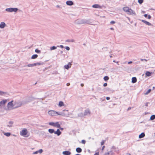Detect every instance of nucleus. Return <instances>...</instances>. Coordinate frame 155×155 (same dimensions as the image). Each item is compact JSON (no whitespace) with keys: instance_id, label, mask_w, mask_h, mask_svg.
Returning <instances> with one entry per match:
<instances>
[{"instance_id":"obj_1","label":"nucleus","mask_w":155,"mask_h":155,"mask_svg":"<svg viewBox=\"0 0 155 155\" xmlns=\"http://www.w3.org/2000/svg\"><path fill=\"white\" fill-rule=\"evenodd\" d=\"M14 108H16L21 107L23 104L22 102L20 100L15 101L14 102Z\"/></svg>"},{"instance_id":"obj_2","label":"nucleus","mask_w":155,"mask_h":155,"mask_svg":"<svg viewBox=\"0 0 155 155\" xmlns=\"http://www.w3.org/2000/svg\"><path fill=\"white\" fill-rule=\"evenodd\" d=\"M14 101H12L8 102L7 105V107L8 109L10 110L12 109H14Z\"/></svg>"},{"instance_id":"obj_3","label":"nucleus","mask_w":155,"mask_h":155,"mask_svg":"<svg viewBox=\"0 0 155 155\" xmlns=\"http://www.w3.org/2000/svg\"><path fill=\"white\" fill-rule=\"evenodd\" d=\"M18 10V9L17 8H7L5 9V10L8 12H16Z\"/></svg>"},{"instance_id":"obj_4","label":"nucleus","mask_w":155,"mask_h":155,"mask_svg":"<svg viewBox=\"0 0 155 155\" xmlns=\"http://www.w3.org/2000/svg\"><path fill=\"white\" fill-rule=\"evenodd\" d=\"M49 124L51 126H52L54 127H56L57 128L60 127V125L59 124L58 122H56L54 123L53 122H50L49 123Z\"/></svg>"},{"instance_id":"obj_5","label":"nucleus","mask_w":155,"mask_h":155,"mask_svg":"<svg viewBox=\"0 0 155 155\" xmlns=\"http://www.w3.org/2000/svg\"><path fill=\"white\" fill-rule=\"evenodd\" d=\"M75 23L77 24L81 25L84 24V19H78L75 21Z\"/></svg>"},{"instance_id":"obj_6","label":"nucleus","mask_w":155,"mask_h":155,"mask_svg":"<svg viewBox=\"0 0 155 155\" xmlns=\"http://www.w3.org/2000/svg\"><path fill=\"white\" fill-rule=\"evenodd\" d=\"M43 64V63L41 62H37L34 64H28L27 66L28 67H32L37 65H41Z\"/></svg>"},{"instance_id":"obj_7","label":"nucleus","mask_w":155,"mask_h":155,"mask_svg":"<svg viewBox=\"0 0 155 155\" xmlns=\"http://www.w3.org/2000/svg\"><path fill=\"white\" fill-rule=\"evenodd\" d=\"M127 13L130 15H136V14L135 12L131 9V8H129L128 11L126 12Z\"/></svg>"},{"instance_id":"obj_8","label":"nucleus","mask_w":155,"mask_h":155,"mask_svg":"<svg viewBox=\"0 0 155 155\" xmlns=\"http://www.w3.org/2000/svg\"><path fill=\"white\" fill-rule=\"evenodd\" d=\"M63 116L68 117L69 115V112L68 110H64L62 111Z\"/></svg>"},{"instance_id":"obj_9","label":"nucleus","mask_w":155,"mask_h":155,"mask_svg":"<svg viewBox=\"0 0 155 155\" xmlns=\"http://www.w3.org/2000/svg\"><path fill=\"white\" fill-rule=\"evenodd\" d=\"M28 131L25 128L21 132L20 134L22 136H24L26 135Z\"/></svg>"},{"instance_id":"obj_10","label":"nucleus","mask_w":155,"mask_h":155,"mask_svg":"<svg viewBox=\"0 0 155 155\" xmlns=\"http://www.w3.org/2000/svg\"><path fill=\"white\" fill-rule=\"evenodd\" d=\"M56 113H57V112L53 110L49 111L48 112V114L52 116H56Z\"/></svg>"},{"instance_id":"obj_11","label":"nucleus","mask_w":155,"mask_h":155,"mask_svg":"<svg viewBox=\"0 0 155 155\" xmlns=\"http://www.w3.org/2000/svg\"><path fill=\"white\" fill-rule=\"evenodd\" d=\"M111 151H112L114 153V152H116L117 153H118L119 150L118 149L115 147L113 146L110 149Z\"/></svg>"},{"instance_id":"obj_12","label":"nucleus","mask_w":155,"mask_h":155,"mask_svg":"<svg viewBox=\"0 0 155 155\" xmlns=\"http://www.w3.org/2000/svg\"><path fill=\"white\" fill-rule=\"evenodd\" d=\"M91 19H84V24H86L88 25H92L91 23Z\"/></svg>"},{"instance_id":"obj_13","label":"nucleus","mask_w":155,"mask_h":155,"mask_svg":"<svg viewBox=\"0 0 155 155\" xmlns=\"http://www.w3.org/2000/svg\"><path fill=\"white\" fill-rule=\"evenodd\" d=\"M90 113H91L89 109H86L85 110L84 113V116H85L88 115H90Z\"/></svg>"},{"instance_id":"obj_14","label":"nucleus","mask_w":155,"mask_h":155,"mask_svg":"<svg viewBox=\"0 0 155 155\" xmlns=\"http://www.w3.org/2000/svg\"><path fill=\"white\" fill-rule=\"evenodd\" d=\"M71 64L70 62H69L68 64L64 65V68L68 70L69 68H71Z\"/></svg>"},{"instance_id":"obj_15","label":"nucleus","mask_w":155,"mask_h":155,"mask_svg":"<svg viewBox=\"0 0 155 155\" xmlns=\"http://www.w3.org/2000/svg\"><path fill=\"white\" fill-rule=\"evenodd\" d=\"M104 155H115L114 153L111 151V150L105 153Z\"/></svg>"},{"instance_id":"obj_16","label":"nucleus","mask_w":155,"mask_h":155,"mask_svg":"<svg viewBox=\"0 0 155 155\" xmlns=\"http://www.w3.org/2000/svg\"><path fill=\"white\" fill-rule=\"evenodd\" d=\"M43 150L42 149H41L39 150H37L35 152H34L33 153V154H37L38 153H39L41 154L42 153V152H43Z\"/></svg>"},{"instance_id":"obj_17","label":"nucleus","mask_w":155,"mask_h":155,"mask_svg":"<svg viewBox=\"0 0 155 155\" xmlns=\"http://www.w3.org/2000/svg\"><path fill=\"white\" fill-rule=\"evenodd\" d=\"M6 26V25L4 22H1L0 24V28H3Z\"/></svg>"},{"instance_id":"obj_18","label":"nucleus","mask_w":155,"mask_h":155,"mask_svg":"<svg viewBox=\"0 0 155 155\" xmlns=\"http://www.w3.org/2000/svg\"><path fill=\"white\" fill-rule=\"evenodd\" d=\"M66 4L67 5L71 6L73 5V2L71 1H68L66 2Z\"/></svg>"},{"instance_id":"obj_19","label":"nucleus","mask_w":155,"mask_h":155,"mask_svg":"<svg viewBox=\"0 0 155 155\" xmlns=\"http://www.w3.org/2000/svg\"><path fill=\"white\" fill-rule=\"evenodd\" d=\"M92 7L93 8H101V6H100L98 4H94L92 6Z\"/></svg>"},{"instance_id":"obj_20","label":"nucleus","mask_w":155,"mask_h":155,"mask_svg":"<svg viewBox=\"0 0 155 155\" xmlns=\"http://www.w3.org/2000/svg\"><path fill=\"white\" fill-rule=\"evenodd\" d=\"M141 21L142 22H143L145 24H146L147 25H148L149 26H150V25H152L149 22H148L145 20H141Z\"/></svg>"},{"instance_id":"obj_21","label":"nucleus","mask_w":155,"mask_h":155,"mask_svg":"<svg viewBox=\"0 0 155 155\" xmlns=\"http://www.w3.org/2000/svg\"><path fill=\"white\" fill-rule=\"evenodd\" d=\"M7 102V100L6 99L3 100L2 101H1L0 102V104L1 105L3 106Z\"/></svg>"},{"instance_id":"obj_22","label":"nucleus","mask_w":155,"mask_h":155,"mask_svg":"<svg viewBox=\"0 0 155 155\" xmlns=\"http://www.w3.org/2000/svg\"><path fill=\"white\" fill-rule=\"evenodd\" d=\"M63 154L64 155H70L71 154V153L68 151H63Z\"/></svg>"},{"instance_id":"obj_23","label":"nucleus","mask_w":155,"mask_h":155,"mask_svg":"<svg viewBox=\"0 0 155 155\" xmlns=\"http://www.w3.org/2000/svg\"><path fill=\"white\" fill-rule=\"evenodd\" d=\"M61 134V132L59 129H58L56 131H55L54 134H57L58 136H59Z\"/></svg>"},{"instance_id":"obj_24","label":"nucleus","mask_w":155,"mask_h":155,"mask_svg":"<svg viewBox=\"0 0 155 155\" xmlns=\"http://www.w3.org/2000/svg\"><path fill=\"white\" fill-rule=\"evenodd\" d=\"M13 121H10L8 122V124L7 126L8 127H11L12 126V125L13 124Z\"/></svg>"},{"instance_id":"obj_25","label":"nucleus","mask_w":155,"mask_h":155,"mask_svg":"<svg viewBox=\"0 0 155 155\" xmlns=\"http://www.w3.org/2000/svg\"><path fill=\"white\" fill-rule=\"evenodd\" d=\"M152 73L149 71H147L145 73V75L149 77L150 76L151 74Z\"/></svg>"},{"instance_id":"obj_26","label":"nucleus","mask_w":155,"mask_h":155,"mask_svg":"<svg viewBox=\"0 0 155 155\" xmlns=\"http://www.w3.org/2000/svg\"><path fill=\"white\" fill-rule=\"evenodd\" d=\"M145 136V134L144 133H141L139 136V138H141Z\"/></svg>"},{"instance_id":"obj_27","label":"nucleus","mask_w":155,"mask_h":155,"mask_svg":"<svg viewBox=\"0 0 155 155\" xmlns=\"http://www.w3.org/2000/svg\"><path fill=\"white\" fill-rule=\"evenodd\" d=\"M129 8L128 7H125L123 8V10L124 11L126 12Z\"/></svg>"},{"instance_id":"obj_28","label":"nucleus","mask_w":155,"mask_h":155,"mask_svg":"<svg viewBox=\"0 0 155 155\" xmlns=\"http://www.w3.org/2000/svg\"><path fill=\"white\" fill-rule=\"evenodd\" d=\"M137 79L136 77H133L132 79V82L133 83H135L137 82Z\"/></svg>"},{"instance_id":"obj_29","label":"nucleus","mask_w":155,"mask_h":155,"mask_svg":"<svg viewBox=\"0 0 155 155\" xmlns=\"http://www.w3.org/2000/svg\"><path fill=\"white\" fill-rule=\"evenodd\" d=\"M64 103L62 101H59L58 104V106L60 107H61L63 106H64Z\"/></svg>"},{"instance_id":"obj_30","label":"nucleus","mask_w":155,"mask_h":155,"mask_svg":"<svg viewBox=\"0 0 155 155\" xmlns=\"http://www.w3.org/2000/svg\"><path fill=\"white\" fill-rule=\"evenodd\" d=\"M76 151L78 153H81L82 151V149L80 147H78L76 148Z\"/></svg>"},{"instance_id":"obj_31","label":"nucleus","mask_w":155,"mask_h":155,"mask_svg":"<svg viewBox=\"0 0 155 155\" xmlns=\"http://www.w3.org/2000/svg\"><path fill=\"white\" fill-rule=\"evenodd\" d=\"M48 132L51 134H52L53 133H54V130L53 129H49L48 130Z\"/></svg>"},{"instance_id":"obj_32","label":"nucleus","mask_w":155,"mask_h":155,"mask_svg":"<svg viewBox=\"0 0 155 155\" xmlns=\"http://www.w3.org/2000/svg\"><path fill=\"white\" fill-rule=\"evenodd\" d=\"M38 56V55L36 54H34L31 56V58L32 59H34L37 58Z\"/></svg>"},{"instance_id":"obj_33","label":"nucleus","mask_w":155,"mask_h":155,"mask_svg":"<svg viewBox=\"0 0 155 155\" xmlns=\"http://www.w3.org/2000/svg\"><path fill=\"white\" fill-rule=\"evenodd\" d=\"M8 93L0 91V95H3L7 94Z\"/></svg>"},{"instance_id":"obj_34","label":"nucleus","mask_w":155,"mask_h":155,"mask_svg":"<svg viewBox=\"0 0 155 155\" xmlns=\"http://www.w3.org/2000/svg\"><path fill=\"white\" fill-rule=\"evenodd\" d=\"M74 40L72 39H71V40L68 39L66 41V42H74Z\"/></svg>"},{"instance_id":"obj_35","label":"nucleus","mask_w":155,"mask_h":155,"mask_svg":"<svg viewBox=\"0 0 155 155\" xmlns=\"http://www.w3.org/2000/svg\"><path fill=\"white\" fill-rule=\"evenodd\" d=\"M4 135L7 137H9L11 135V134L10 133H5L4 134Z\"/></svg>"},{"instance_id":"obj_36","label":"nucleus","mask_w":155,"mask_h":155,"mask_svg":"<svg viewBox=\"0 0 155 155\" xmlns=\"http://www.w3.org/2000/svg\"><path fill=\"white\" fill-rule=\"evenodd\" d=\"M107 90L108 91H109L111 93H113L114 91L113 89H112L110 88H107Z\"/></svg>"},{"instance_id":"obj_37","label":"nucleus","mask_w":155,"mask_h":155,"mask_svg":"<svg viewBox=\"0 0 155 155\" xmlns=\"http://www.w3.org/2000/svg\"><path fill=\"white\" fill-rule=\"evenodd\" d=\"M57 48V47L53 46L52 47H51L50 48V49L51 50H54L56 49Z\"/></svg>"},{"instance_id":"obj_38","label":"nucleus","mask_w":155,"mask_h":155,"mask_svg":"<svg viewBox=\"0 0 155 155\" xmlns=\"http://www.w3.org/2000/svg\"><path fill=\"white\" fill-rule=\"evenodd\" d=\"M155 119V115H152L150 117V120H153Z\"/></svg>"},{"instance_id":"obj_39","label":"nucleus","mask_w":155,"mask_h":155,"mask_svg":"<svg viewBox=\"0 0 155 155\" xmlns=\"http://www.w3.org/2000/svg\"><path fill=\"white\" fill-rule=\"evenodd\" d=\"M109 78L107 76H105L104 78V81H107L109 80Z\"/></svg>"},{"instance_id":"obj_40","label":"nucleus","mask_w":155,"mask_h":155,"mask_svg":"<svg viewBox=\"0 0 155 155\" xmlns=\"http://www.w3.org/2000/svg\"><path fill=\"white\" fill-rule=\"evenodd\" d=\"M78 116L80 117H83L84 116V114L83 113H81L78 114Z\"/></svg>"},{"instance_id":"obj_41","label":"nucleus","mask_w":155,"mask_h":155,"mask_svg":"<svg viewBox=\"0 0 155 155\" xmlns=\"http://www.w3.org/2000/svg\"><path fill=\"white\" fill-rule=\"evenodd\" d=\"M56 114H57L58 115L63 116L62 113V112H57Z\"/></svg>"},{"instance_id":"obj_42","label":"nucleus","mask_w":155,"mask_h":155,"mask_svg":"<svg viewBox=\"0 0 155 155\" xmlns=\"http://www.w3.org/2000/svg\"><path fill=\"white\" fill-rule=\"evenodd\" d=\"M35 52L38 53H41V51L38 50V49H36L35 50Z\"/></svg>"},{"instance_id":"obj_43","label":"nucleus","mask_w":155,"mask_h":155,"mask_svg":"<svg viewBox=\"0 0 155 155\" xmlns=\"http://www.w3.org/2000/svg\"><path fill=\"white\" fill-rule=\"evenodd\" d=\"M151 89H149L147 92L145 93V94H149L151 91Z\"/></svg>"},{"instance_id":"obj_44","label":"nucleus","mask_w":155,"mask_h":155,"mask_svg":"<svg viewBox=\"0 0 155 155\" xmlns=\"http://www.w3.org/2000/svg\"><path fill=\"white\" fill-rule=\"evenodd\" d=\"M143 0H138V2L140 4H141L143 3Z\"/></svg>"},{"instance_id":"obj_45","label":"nucleus","mask_w":155,"mask_h":155,"mask_svg":"<svg viewBox=\"0 0 155 155\" xmlns=\"http://www.w3.org/2000/svg\"><path fill=\"white\" fill-rule=\"evenodd\" d=\"M65 49L68 51H69L70 50V48L68 46L66 47Z\"/></svg>"},{"instance_id":"obj_46","label":"nucleus","mask_w":155,"mask_h":155,"mask_svg":"<svg viewBox=\"0 0 155 155\" xmlns=\"http://www.w3.org/2000/svg\"><path fill=\"white\" fill-rule=\"evenodd\" d=\"M86 141L84 140H82L81 141V143L83 144H85V143Z\"/></svg>"},{"instance_id":"obj_47","label":"nucleus","mask_w":155,"mask_h":155,"mask_svg":"<svg viewBox=\"0 0 155 155\" xmlns=\"http://www.w3.org/2000/svg\"><path fill=\"white\" fill-rule=\"evenodd\" d=\"M104 140H103L101 143V145H103V144H104Z\"/></svg>"},{"instance_id":"obj_48","label":"nucleus","mask_w":155,"mask_h":155,"mask_svg":"<svg viewBox=\"0 0 155 155\" xmlns=\"http://www.w3.org/2000/svg\"><path fill=\"white\" fill-rule=\"evenodd\" d=\"M111 24H114L115 23V22L114 21H112L110 22Z\"/></svg>"},{"instance_id":"obj_49","label":"nucleus","mask_w":155,"mask_h":155,"mask_svg":"<svg viewBox=\"0 0 155 155\" xmlns=\"http://www.w3.org/2000/svg\"><path fill=\"white\" fill-rule=\"evenodd\" d=\"M141 61H147V59H140Z\"/></svg>"},{"instance_id":"obj_50","label":"nucleus","mask_w":155,"mask_h":155,"mask_svg":"<svg viewBox=\"0 0 155 155\" xmlns=\"http://www.w3.org/2000/svg\"><path fill=\"white\" fill-rule=\"evenodd\" d=\"M57 47H60L61 48H64V46L63 45H60V46H57Z\"/></svg>"},{"instance_id":"obj_51","label":"nucleus","mask_w":155,"mask_h":155,"mask_svg":"<svg viewBox=\"0 0 155 155\" xmlns=\"http://www.w3.org/2000/svg\"><path fill=\"white\" fill-rule=\"evenodd\" d=\"M148 19H150L151 18V16L150 15H149L148 16Z\"/></svg>"},{"instance_id":"obj_52","label":"nucleus","mask_w":155,"mask_h":155,"mask_svg":"<svg viewBox=\"0 0 155 155\" xmlns=\"http://www.w3.org/2000/svg\"><path fill=\"white\" fill-rule=\"evenodd\" d=\"M107 83H105L104 84L103 86L104 87H106L107 86Z\"/></svg>"},{"instance_id":"obj_53","label":"nucleus","mask_w":155,"mask_h":155,"mask_svg":"<svg viewBox=\"0 0 155 155\" xmlns=\"http://www.w3.org/2000/svg\"><path fill=\"white\" fill-rule=\"evenodd\" d=\"M110 99V97H107L106 99L107 100H109Z\"/></svg>"},{"instance_id":"obj_54","label":"nucleus","mask_w":155,"mask_h":155,"mask_svg":"<svg viewBox=\"0 0 155 155\" xmlns=\"http://www.w3.org/2000/svg\"><path fill=\"white\" fill-rule=\"evenodd\" d=\"M104 147H105V146H103V147L102 148V149H101L102 150H104Z\"/></svg>"},{"instance_id":"obj_55","label":"nucleus","mask_w":155,"mask_h":155,"mask_svg":"<svg viewBox=\"0 0 155 155\" xmlns=\"http://www.w3.org/2000/svg\"><path fill=\"white\" fill-rule=\"evenodd\" d=\"M148 16V15L147 14H145L144 15V16L146 18Z\"/></svg>"},{"instance_id":"obj_56","label":"nucleus","mask_w":155,"mask_h":155,"mask_svg":"<svg viewBox=\"0 0 155 155\" xmlns=\"http://www.w3.org/2000/svg\"><path fill=\"white\" fill-rule=\"evenodd\" d=\"M94 155H99V153H96Z\"/></svg>"},{"instance_id":"obj_57","label":"nucleus","mask_w":155,"mask_h":155,"mask_svg":"<svg viewBox=\"0 0 155 155\" xmlns=\"http://www.w3.org/2000/svg\"><path fill=\"white\" fill-rule=\"evenodd\" d=\"M132 63V61H129L128 62V64H131V63Z\"/></svg>"},{"instance_id":"obj_58","label":"nucleus","mask_w":155,"mask_h":155,"mask_svg":"<svg viewBox=\"0 0 155 155\" xmlns=\"http://www.w3.org/2000/svg\"><path fill=\"white\" fill-rule=\"evenodd\" d=\"M67 86H69L70 85V84L69 83H67L66 84Z\"/></svg>"},{"instance_id":"obj_59","label":"nucleus","mask_w":155,"mask_h":155,"mask_svg":"<svg viewBox=\"0 0 155 155\" xmlns=\"http://www.w3.org/2000/svg\"><path fill=\"white\" fill-rule=\"evenodd\" d=\"M59 128H60V129L61 130H63V128L61 127H59Z\"/></svg>"},{"instance_id":"obj_60","label":"nucleus","mask_w":155,"mask_h":155,"mask_svg":"<svg viewBox=\"0 0 155 155\" xmlns=\"http://www.w3.org/2000/svg\"><path fill=\"white\" fill-rule=\"evenodd\" d=\"M131 107H129L128 108V109H127V110H130V109H131Z\"/></svg>"},{"instance_id":"obj_61","label":"nucleus","mask_w":155,"mask_h":155,"mask_svg":"<svg viewBox=\"0 0 155 155\" xmlns=\"http://www.w3.org/2000/svg\"><path fill=\"white\" fill-rule=\"evenodd\" d=\"M84 85L83 84H81V86L82 87H83L84 86Z\"/></svg>"},{"instance_id":"obj_62","label":"nucleus","mask_w":155,"mask_h":155,"mask_svg":"<svg viewBox=\"0 0 155 155\" xmlns=\"http://www.w3.org/2000/svg\"><path fill=\"white\" fill-rule=\"evenodd\" d=\"M110 29L111 30H113L114 29V28H110Z\"/></svg>"},{"instance_id":"obj_63","label":"nucleus","mask_w":155,"mask_h":155,"mask_svg":"<svg viewBox=\"0 0 155 155\" xmlns=\"http://www.w3.org/2000/svg\"><path fill=\"white\" fill-rule=\"evenodd\" d=\"M56 7L57 8H60V6L58 5H57Z\"/></svg>"},{"instance_id":"obj_64","label":"nucleus","mask_w":155,"mask_h":155,"mask_svg":"<svg viewBox=\"0 0 155 155\" xmlns=\"http://www.w3.org/2000/svg\"><path fill=\"white\" fill-rule=\"evenodd\" d=\"M145 105H146V106H148V103H146V104Z\"/></svg>"}]
</instances>
